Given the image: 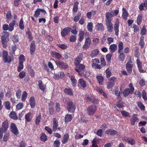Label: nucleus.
Returning a JSON list of instances; mask_svg holds the SVG:
<instances>
[{
  "instance_id": "obj_29",
  "label": "nucleus",
  "mask_w": 147,
  "mask_h": 147,
  "mask_svg": "<svg viewBox=\"0 0 147 147\" xmlns=\"http://www.w3.org/2000/svg\"><path fill=\"white\" fill-rule=\"evenodd\" d=\"M117 45L115 44L111 45L109 47V49L112 53L114 52L117 49Z\"/></svg>"
},
{
  "instance_id": "obj_33",
  "label": "nucleus",
  "mask_w": 147,
  "mask_h": 147,
  "mask_svg": "<svg viewBox=\"0 0 147 147\" xmlns=\"http://www.w3.org/2000/svg\"><path fill=\"white\" fill-rule=\"evenodd\" d=\"M78 82L79 84L83 88H84L86 86V84L83 79H80Z\"/></svg>"
},
{
  "instance_id": "obj_8",
  "label": "nucleus",
  "mask_w": 147,
  "mask_h": 147,
  "mask_svg": "<svg viewBox=\"0 0 147 147\" xmlns=\"http://www.w3.org/2000/svg\"><path fill=\"white\" fill-rule=\"evenodd\" d=\"M119 20L118 18H117L114 24V30L115 32V34L117 36H118L119 34Z\"/></svg>"
},
{
  "instance_id": "obj_38",
  "label": "nucleus",
  "mask_w": 147,
  "mask_h": 147,
  "mask_svg": "<svg viewBox=\"0 0 147 147\" xmlns=\"http://www.w3.org/2000/svg\"><path fill=\"white\" fill-rule=\"evenodd\" d=\"M69 138V135L68 134H65L63 137V140L62 141V142L63 144H65L67 142Z\"/></svg>"
},
{
  "instance_id": "obj_51",
  "label": "nucleus",
  "mask_w": 147,
  "mask_h": 147,
  "mask_svg": "<svg viewBox=\"0 0 147 147\" xmlns=\"http://www.w3.org/2000/svg\"><path fill=\"white\" fill-rule=\"evenodd\" d=\"M24 22L23 20L21 18L19 24V26L20 29L23 30L24 28V26L23 24Z\"/></svg>"
},
{
  "instance_id": "obj_63",
  "label": "nucleus",
  "mask_w": 147,
  "mask_h": 147,
  "mask_svg": "<svg viewBox=\"0 0 147 147\" xmlns=\"http://www.w3.org/2000/svg\"><path fill=\"white\" fill-rule=\"evenodd\" d=\"M93 97L91 95H86L85 97V99L87 102L91 101Z\"/></svg>"
},
{
  "instance_id": "obj_57",
  "label": "nucleus",
  "mask_w": 147,
  "mask_h": 147,
  "mask_svg": "<svg viewBox=\"0 0 147 147\" xmlns=\"http://www.w3.org/2000/svg\"><path fill=\"white\" fill-rule=\"evenodd\" d=\"M146 29L145 26V25H144L142 28L141 32V34L142 35H144L146 34Z\"/></svg>"
},
{
  "instance_id": "obj_13",
  "label": "nucleus",
  "mask_w": 147,
  "mask_h": 147,
  "mask_svg": "<svg viewBox=\"0 0 147 147\" xmlns=\"http://www.w3.org/2000/svg\"><path fill=\"white\" fill-rule=\"evenodd\" d=\"M55 63L58 66H59L60 68H61L63 69H66L68 68V65L65 64L64 63L58 61H56Z\"/></svg>"
},
{
  "instance_id": "obj_37",
  "label": "nucleus",
  "mask_w": 147,
  "mask_h": 147,
  "mask_svg": "<svg viewBox=\"0 0 147 147\" xmlns=\"http://www.w3.org/2000/svg\"><path fill=\"white\" fill-rule=\"evenodd\" d=\"M41 11L43 12L44 11H45L41 9H37L35 12L34 15V16L36 18L38 17L40 15V13Z\"/></svg>"
},
{
  "instance_id": "obj_9",
  "label": "nucleus",
  "mask_w": 147,
  "mask_h": 147,
  "mask_svg": "<svg viewBox=\"0 0 147 147\" xmlns=\"http://www.w3.org/2000/svg\"><path fill=\"white\" fill-rule=\"evenodd\" d=\"M75 65L76 66L75 68V70L78 73L79 75L81 76L82 74L80 73V72L83 70L85 68V66L83 64L79 63Z\"/></svg>"
},
{
  "instance_id": "obj_48",
  "label": "nucleus",
  "mask_w": 147,
  "mask_h": 147,
  "mask_svg": "<svg viewBox=\"0 0 147 147\" xmlns=\"http://www.w3.org/2000/svg\"><path fill=\"white\" fill-rule=\"evenodd\" d=\"M142 16L141 14L138 15L137 19V23L138 25H140L142 21Z\"/></svg>"
},
{
  "instance_id": "obj_25",
  "label": "nucleus",
  "mask_w": 147,
  "mask_h": 147,
  "mask_svg": "<svg viewBox=\"0 0 147 147\" xmlns=\"http://www.w3.org/2000/svg\"><path fill=\"white\" fill-rule=\"evenodd\" d=\"M53 126L52 130L54 131H55L57 128L58 126V123L57 121L55 118H54L53 119Z\"/></svg>"
},
{
  "instance_id": "obj_23",
  "label": "nucleus",
  "mask_w": 147,
  "mask_h": 147,
  "mask_svg": "<svg viewBox=\"0 0 147 147\" xmlns=\"http://www.w3.org/2000/svg\"><path fill=\"white\" fill-rule=\"evenodd\" d=\"M16 23V21L14 20L11 21L8 25L9 31L11 32L14 29V26Z\"/></svg>"
},
{
  "instance_id": "obj_7",
  "label": "nucleus",
  "mask_w": 147,
  "mask_h": 147,
  "mask_svg": "<svg viewBox=\"0 0 147 147\" xmlns=\"http://www.w3.org/2000/svg\"><path fill=\"white\" fill-rule=\"evenodd\" d=\"M67 108L68 111L71 113H74L76 108L75 104L72 101H70L67 103Z\"/></svg>"
},
{
  "instance_id": "obj_43",
  "label": "nucleus",
  "mask_w": 147,
  "mask_h": 147,
  "mask_svg": "<svg viewBox=\"0 0 147 147\" xmlns=\"http://www.w3.org/2000/svg\"><path fill=\"white\" fill-rule=\"evenodd\" d=\"M28 93L26 91H24L23 93L22 96L21 100L22 101H24L28 96Z\"/></svg>"
},
{
  "instance_id": "obj_39",
  "label": "nucleus",
  "mask_w": 147,
  "mask_h": 147,
  "mask_svg": "<svg viewBox=\"0 0 147 147\" xmlns=\"http://www.w3.org/2000/svg\"><path fill=\"white\" fill-rule=\"evenodd\" d=\"M79 3L78 1L75 2L74 5V7L73 9V11L74 12H76L78 9V5Z\"/></svg>"
},
{
  "instance_id": "obj_21",
  "label": "nucleus",
  "mask_w": 147,
  "mask_h": 147,
  "mask_svg": "<svg viewBox=\"0 0 147 147\" xmlns=\"http://www.w3.org/2000/svg\"><path fill=\"white\" fill-rule=\"evenodd\" d=\"M122 17L125 20H126L128 16V13L126 9L124 7L123 8Z\"/></svg>"
},
{
  "instance_id": "obj_3",
  "label": "nucleus",
  "mask_w": 147,
  "mask_h": 147,
  "mask_svg": "<svg viewBox=\"0 0 147 147\" xmlns=\"http://www.w3.org/2000/svg\"><path fill=\"white\" fill-rule=\"evenodd\" d=\"M119 13V9H115L114 10H110L105 13V18H109V19L112 20L113 16H115L118 15Z\"/></svg>"
},
{
  "instance_id": "obj_44",
  "label": "nucleus",
  "mask_w": 147,
  "mask_h": 147,
  "mask_svg": "<svg viewBox=\"0 0 147 147\" xmlns=\"http://www.w3.org/2000/svg\"><path fill=\"white\" fill-rule=\"evenodd\" d=\"M19 63H23L25 61V57L23 55L21 54L20 55L19 57Z\"/></svg>"
},
{
  "instance_id": "obj_20",
  "label": "nucleus",
  "mask_w": 147,
  "mask_h": 147,
  "mask_svg": "<svg viewBox=\"0 0 147 147\" xmlns=\"http://www.w3.org/2000/svg\"><path fill=\"white\" fill-rule=\"evenodd\" d=\"M133 65L130 64L129 62H127L126 64V67L128 73H131L132 71V67Z\"/></svg>"
},
{
  "instance_id": "obj_27",
  "label": "nucleus",
  "mask_w": 147,
  "mask_h": 147,
  "mask_svg": "<svg viewBox=\"0 0 147 147\" xmlns=\"http://www.w3.org/2000/svg\"><path fill=\"white\" fill-rule=\"evenodd\" d=\"M64 93L69 95L72 96L73 95V92L72 90L70 88H65L64 90Z\"/></svg>"
},
{
  "instance_id": "obj_10",
  "label": "nucleus",
  "mask_w": 147,
  "mask_h": 147,
  "mask_svg": "<svg viewBox=\"0 0 147 147\" xmlns=\"http://www.w3.org/2000/svg\"><path fill=\"white\" fill-rule=\"evenodd\" d=\"M91 43V40L89 37L86 38L85 43L82 47L83 49L86 50L90 47Z\"/></svg>"
},
{
  "instance_id": "obj_62",
  "label": "nucleus",
  "mask_w": 147,
  "mask_h": 147,
  "mask_svg": "<svg viewBox=\"0 0 147 147\" xmlns=\"http://www.w3.org/2000/svg\"><path fill=\"white\" fill-rule=\"evenodd\" d=\"M110 82L112 83H113L114 85L115 84V83L117 81L116 78L115 77H112L109 79Z\"/></svg>"
},
{
  "instance_id": "obj_5",
  "label": "nucleus",
  "mask_w": 147,
  "mask_h": 147,
  "mask_svg": "<svg viewBox=\"0 0 147 147\" xmlns=\"http://www.w3.org/2000/svg\"><path fill=\"white\" fill-rule=\"evenodd\" d=\"M129 89L127 88L125 89L123 92V95L125 97L127 96L129 94H132L134 91V88L132 84L131 83L129 85Z\"/></svg>"
},
{
  "instance_id": "obj_12",
  "label": "nucleus",
  "mask_w": 147,
  "mask_h": 147,
  "mask_svg": "<svg viewBox=\"0 0 147 147\" xmlns=\"http://www.w3.org/2000/svg\"><path fill=\"white\" fill-rule=\"evenodd\" d=\"M137 65L139 71L140 73H144L146 71L144 70L142 68V63L140 60L137 59L136 60Z\"/></svg>"
},
{
  "instance_id": "obj_6",
  "label": "nucleus",
  "mask_w": 147,
  "mask_h": 147,
  "mask_svg": "<svg viewBox=\"0 0 147 147\" xmlns=\"http://www.w3.org/2000/svg\"><path fill=\"white\" fill-rule=\"evenodd\" d=\"M97 109V106L95 105H92L88 107L87 108V112L88 114L90 115H92L95 113Z\"/></svg>"
},
{
  "instance_id": "obj_55",
  "label": "nucleus",
  "mask_w": 147,
  "mask_h": 147,
  "mask_svg": "<svg viewBox=\"0 0 147 147\" xmlns=\"http://www.w3.org/2000/svg\"><path fill=\"white\" fill-rule=\"evenodd\" d=\"M4 106L8 110H9L11 108L10 103L8 101H7L5 102Z\"/></svg>"
},
{
  "instance_id": "obj_34",
  "label": "nucleus",
  "mask_w": 147,
  "mask_h": 147,
  "mask_svg": "<svg viewBox=\"0 0 147 147\" xmlns=\"http://www.w3.org/2000/svg\"><path fill=\"white\" fill-rule=\"evenodd\" d=\"M124 48L123 44L121 41H119L118 44V52H122Z\"/></svg>"
},
{
  "instance_id": "obj_64",
  "label": "nucleus",
  "mask_w": 147,
  "mask_h": 147,
  "mask_svg": "<svg viewBox=\"0 0 147 147\" xmlns=\"http://www.w3.org/2000/svg\"><path fill=\"white\" fill-rule=\"evenodd\" d=\"M99 142V140L98 138L96 137L93 139L92 142V144H97V143Z\"/></svg>"
},
{
  "instance_id": "obj_26",
  "label": "nucleus",
  "mask_w": 147,
  "mask_h": 147,
  "mask_svg": "<svg viewBox=\"0 0 147 147\" xmlns=\"http://www.w3.org/2000/svg\"><path fill=\"white\" fill-rule=\"evenodd\" d=\"M119 53L118 58L120 61H123L125 57V55L124 53L122 52H118Z\"/></svg>"
},
{
  "instance_id": "obj_1",
  "label": "nucleus",
  "mask_w": 147,
  "mask_h": 147,
  "mask_svg": "<svg viewBox=\"0 0 147 147\" xmlns=\"http://www.w3.org/2000/svg\"><path fill=\"white\" fill-rule=\"evenodd\" d=\"M2 58L3 61L5 63H10L13 60V55H9L7 51L5 50L3 51L2 52Z\"/></svg>"
},
{
  "instance_id": "obj_49",
  "label": "nucleus",
  "mask_w": 147,
  "mask_h": 147,
  "mask_svg": "<svg viewBox=\"0 0 147 147\" xmlns=\"http://www.w3.org/2000/svg\"><path fill=\"white\" fill-rule=\"evenodd\" d=\"M40 139L43 142H45L47 140V139L46 135L44 133H42L41 134Z\"/></svg>"
},
{
  "instance_id": "obj_41",
  "label": "nucleus",
  "mask_w": 147,
  "mask_h": 147,
  "mask_svg": "<svg viewBox=\"0 0 147 147\" xmlns=\"http://www.w3.org/2000/svg\"><path fill=\"white\" fill-rule=\"evenodd\" d=\"M38 86L40 89L42 91H44L45 90V86L42 85V82L41 80H39L38 81Z\"/></svg>"
},
{
  "instance_id": "obj_45",
  "label": "nucleus",
  "mask_w": 147,
  "mask_h": 147,
  "mask_svg": "<svg viewBox=\"0 0 147 147\" xmlns=\"http://www.w3.org/2000/svg\"><path fill=\"white\" fill-rule=\"evenodd\" d=\"M106 77L108 78L111 77L112 75L111 72L109 68H108L105 71Z\"/></svg>"
},
{
  "instance_id": "obj_15",
  "label": "nucleus",
  "mask_w": 147,
  "mask_h": 147,
  "mask_svg": "<svg viewBox=\"0 0 147 147\" xmlns=\"http://www.w3.org/2000/svg\"><path fill=\"white\" fill-rule=\"evenodd\" d=\"M83 57L82 54H80L75 60V64L77 65L80 63L82 60Z\"/></svg>"
},
{
  "instance_id": "obj_50",
  "label": "nucleus",
  "mask_w": 147,
  "mask_h": 147,
  "mask_svg": "<svg viewBox=\"0 0 147 147\" xmlns=\"http://www.w3.org/2000/svg\"><path fill=\"white\" fill-rule=\"evenodd\" d=\"M81 13L80 12H78V15L75 16L74 18V21L75 22H77L79 20L81 16Z\"/></svg>"
},
{
  "instance_id": "obj_17",
  "label": "nucleus",
  "mask_w": 147,
  "mask_h": 147,
  "mask_svg": "<svg viewBox=\"0 0 147 147\" xmlns=\"http://www.w3.org/2000/svg\"><path fill=\"white\" fill-rule=\"evenodd\" d=\"M8 127V121L7 120L5 121L2 124V127H0V128L2 129L3 130L6 131L7 130Z\"/></svg>"
},
{
  "instance_id": "obj_28",
  "label": "nucleus",
  "mask_w": 147,
  "mask_h": 147,
  "mask_svg": "<svg viewBox=\"0 0 147 147\" xmlns=\"http://www.w3.org/2000/svg\"><path fill=\"white\" fill-rule=\"evenodd\" d=\"M95 27L98 31L103 30L104 29L103 24L101 23H97L96 24Z\"/></svg>"
},
{
  "instance_id": "obj_53",
  "label": "nucleus",
  "mask_w": 147,
  "mask_h": 147,
  "mask_svg": "<svg viewBox=\"0 0 147 147\" xmlns=\"http://www.w3.org/2000/svg\"><path fill=\"white\" fill-rule=\"evenodd\" d=\"M121 113L122 115L125 117H130L129 113L125 111H121Z\"/></svg>"
},
{
  "instance_id": "obj_47",
  "label": "nucleus",
  "mask_w": 147,
  "mask_h": 147,
  "mask_svg": "<svg viewBox=\"0 0 147 147\" xmlns=\"http://www.w3.org/2000/svg\"><path fill=\"white\" fill-rule=\"evenodd\" d=\"M96 78L99 84L100 85H102L103 80V77L101 76H97L96 77Z\"/></svg>"
},
{
  "instance_id": "obj_58",
  "label": "nucleus",
  "mask_w": 147,
  "mask_h": 147,
  "mask_svg": "<svg viewBox=\"0 0 147 147\" xmlns=\"http://www.w3.org/2000/svg\"><path fill=\"white\" fill-rule=\"evenodd\" d=\"M9 133H6L4 135V137H3V140L5 142L7 141L9 138Z\"/></svg>"
},
{
  "instance_id": "obj_42",
  "label": "nucleus",
  "mask_w": 147,
  "mask_h": 147,
  "mask_svg": "<svg viewBox=\"0 0 147 147\" xmlns=\"http://www.w3.org/2000/svg\"><path fill=\"white\" fill-rule=\"evenodd\" d=\"M93 24L92 22H89L87 25V29L88 30L92 32V31Z\"/></svg>"
},
{
  "instance_id": "obj_11",
  "label": "nucleus",
  "mask_w": 147,
  "mask_h": 147,
  "mask_svg": "<svg viewBox=\"0 0 147 147\" xmlns=\"http://www.w3.org/2000/svg\"><path fill=\"white\" fill-rule=\"evenodd\" d=\"M10 128L11 132L14 135H17L18 134V129L15 123H12L11 124Z\"/></svg>"
},
{
  "instance_id": "obj_31",
  "label": "nucleus",
  "mask_w": 147,
  "mask_h": 147,
  "mask_svg": "<svg viewBox=\"0 0 147 147\" xmlns=\"http://www.w3.org/2000/svg\"><path fill=\"white\" fill-rule=\"evenodd\" d=\"M79 40L80 42H82L84 38V32L83 31L80 30L79 33Z\"/></svg>"
},
{
  "instance_id": "obj_2",
  "label": "nucleus",
  "mask_w": 147,
  "mask_h": 147,
  "mask_svg": "<svg viewBox=\"0 0 147 147\" xmlns=\"http://www.w3.org/2000/svg\"><path fill=\"white\" fill-rule=\"evenodd\" d=\"M2 34V36L1 37V42L3 47L6 48L7 47V42L9 41V33L7 32H3Z\"/></svg>"
},
{
  "instance_id": "obj_14",
  "label": "nucleus",
  "mask_w": 147,
  "mask_h": 147,
  "mask_svg": "<svg viewBox=\"0 0 147 147\" xmlns=\"http://www.w3.org/2000/svg\"><path fill=\"white\" fill-rule=\"evenodd\" d=\"M70 28L69 27H65L61 32V35L62 37H65L70 32Z\"/></svg>"
},
{
  "instance_id": "obj_36",
  "label": "nucleus",
  "mask_w": 147,
  "mask_h": 147,
  "mask_svg": "<svg viewBox=\"0 0 147 147\" xmlns=\"http://www.w3.org/2000/svg\"><path fill=\"white\" fill-rule=\"evenodd\" d=\"M9 116L11 119L14 120H17L18 118L16 113L14 111L11 112L9 114Z\"/></svg>"
},
{
  "instance_id": "obj_61",
  "label": "nucleus",
  "mask_w": 147,
  "mask_h": 147,
  "mask_svg": "<svg viewBox=\"0 0 147 147\" xmlns=\"http://www.w3.org/2000/svg\"><path fill=\"white\" fill-rule=\"evenodd\" d=\"M144 37L142 36L141 37L140 41L139 42V45L141 46L142 47H143L144 45Z\"/></svg>"
},
{
  "instance_id": "obj_4",
  "label": "nucleus",
  "mask_w": 147,
  "mask_h": 147,
  "mask_svg": "<svg viewBox=\"0 0 147 147\" xmlns=\"http://www.w3.org/2000/svg\"><path fill=\"white\" fill-rule=\"evenodd\" d=\"M112 20L109 19V18H105V24L107 27V31L109 33H111L113 30V27L112 22Z\"/></svg>"
},
{
  "instance_id": "obj_16",
  "label": "nucleus",
  "mask_w": 147,
  "mask_h": 147,
  "mask_svg": "<svg viewBox=\"0 0 147 147\" xmlns=\"http://www.w3.org/2000/svg\"><path fill=\"white\" fill-rule=\"evenodd\" d=\"M137 115L136 114H134L132 115L131 119H130L131 124L134 125L135 124V122L138 121V119L137 117Z\"/></svg>"
},
{
  "instance_id": "obj_22",
  "label": "nucleus",
  "mask_w": 147,
  "mask_h": 147,
  "mask_svg": "<svg viewBox=\"0 0 147 147\" xmlns=\"http://www.w3.org/2000/svg\"><path fill=\"white\" fill-rule=\"evenodd\" d=\"M29 103L31 108H34L35 105V100L33 96H31L29 99Z\"/></svg>"
},
{
  "instance_id": "obj_59",
  "label": "nucleus",
  "mask_w": 147,
  "mask_h": 147,
  "mask_svg": "<svg viewBox=\"0 0 147 147\" xmlns=\"http://www.w3.org/2000/svg\"><path fill=\"white\" fill-rule=\"evenodd\" d=\"M77 36L76 35H71L69 38V41L71 42H75L76 40Z\"/></svg>"
},
{
  "instance_id": "obj_54",
  "label": "nucleus",
  "mask_w": 147,
  "mask_h": 147,
  "mask_svg": "<svg viewBox=\"0 0 147 147\" xmlns=\"http://www.w3.org/2000/svg\"><path fill=\"white\" fill-rule=\"evenodd\" d=\"M127 143L128 144H129L131 145H133L135 144V141L133 139L129 138L127 140Z\"/></svg>"
},
{
  "instance_id": "obj_19",
  "label": "nucleus",
  "mask_w": 147,
  "mask_h": 147,
  "mask_svg": "<svg viewBox=\"0 0 147 147\" xmlns=\"http://www.w3.org/2000/svg\"><path fill=\"white\" fill-rule=\"evenodd\" d=\"M105 133L107 134H110L111 135L114 136L117 134L118 132L114 130L110 129L106 130Z\"/></svg>"
},
{
  "instance_id": "obj_46",
  "label": "nucleus",
  "mask_w": 147,
  "mask_h": 147,
  "mask_svg": "<svg viewBox=\"0 0 147 147\" xmlns=\"http://www.w3.org/2000/svg\"><path fill=\"white\" fill-rule=\"evenodd\" d=\"M137 104L138 107L141 110L144 111L145 110V107L142 102H138Z\"/></svg>"
},
{
  "instance_id": "obj_56",
  "label": "nucleus",
  "mask_w": 147,
  "mask_h": 147,
  "mask_svg": "<svg viewBox=\"0 0 147 147\" xmlns=\"http://www.w3.org/2000/svg\"><path fill=\"white\" fill-rule=\"evenodd\" d=\"M23 107V103L22 102H20L17 105L16 109L18 110H19L22 108Z\"/></svg>"
},
{
  "instance_id": "obj_18",
  "label": "nucleus",
  "mask_w": 147,
  "mask_h": 147,
  "mask_svg": "<svg viewBox=\"0 0 147 147\" xmlns=\"http://www.w3.org/2000/svg\"><path fill=\"white\" fill-rule=\"evenodd\" d=\"M51 55L53 57H55L58 59H60L61 58V55L58 53L54 51H52L51 53Z\"/></svg>"
},
{
  "instance_id": "obj_32",
  "label": "nucleus",
  "mask_w": 147,
  "mask_h": 147,
  "mask_svg": "<svg viewBox=\"0 0 147 147\" xmlns=\"http://www.w3.org/2000/svg\"><path fill=\"white\" fill-rule=\"evenodd\" d=\"M70 80L72 86H73L75 87L76 85L77 82L75 77L73 75L71 76L70 77Z\"/></svg>"
},
{
  "instance_id": "obj_60",
  "label": "nucleus",
  "mask_w": 147,
  "mask_h": 147,
  "mask_svg": "<svg viewBox=\"0 0 147 147\" xmlns=\"http://www.w3.org/2000/svg\"><path fill=\"white\" fill-rule=\"evenodd\" d=\"M41 118V116L40 115H39L36 117L35 120V123L36 124L38 125L39 124Z\"/></svg>"
},
{
  "instance_id": "obj_30",
  "label": "nucleus",
  "mask_w": 147,
  "mask_h": 147,
  "mask_svg": "<svg viewBox=\"0 0 147 147\" xmlns=\"http://www.w3.org/2000/svg\"><path fill=\"white\" fill-rule=\"evenodd\" d=\"M99 51L98 49H95L92 51L90 56L92 58L98 55L99 53Z\"/></svg>"
},
{
  "instance_id": "obj_35",
  "label": "nucleus",
  "mask_w": 147,
  "mask_h": 147,
  "mask_svg": "<svg viewBox=\"0 0 147 147\" xmlns=\"http://www.w3.org/2000/svg\"><path fill=\"white\" fill-rule=\"evenodd\" d=\"M72 119V117L71 115L69 114L66 115L65 118V122H68L71 121Z\"/></svg>"
},
{
  "instance_id": "obj_52",
  "label": "nucleus",
  "mask_w": 147,
  "mask_h": 147,
  "mask_svg": "<svg viewBox=\"0 0 147 147\" xmlns=\"http://www.w3.org/2000/svg\"><path fill=\"white\" fill-rule=\"evenodd\" d=\"M31 115V113L29 112L26 114L25 115V118L26 121L29 122L30 121V117Z\"/></svg>"
},
{
  "instance_id": "obj_24",
  "label": "nucleus",
  "mask_w": 147,
  "mask_h": 147,
  "mask_svg": "<svg viewBox=\"0 0 147 147\" xmlns=\"http://www.w3.org/2000/svg\"><path fill=\"white\" fill-rule=\"evenodd\" d=\"M30 52L31 55H33L35 50V45L34 42L32 41L30 46Z\"/></svg>"
},
{
  "instance_id": "obj_40",
  "label": "nucleus",
  "mask_w": 147,
  "mask_h": 147,
  "mask_svg": "<svg viewBox=\"0 0 147 147\" xmlns=\"http://www.w3.org/2000/svg\"><path fill=\"white\" fill-rule=\"evenodd\" d=\"M91 65L92 67L94 68L100 69L102 67L101 65H99L95 63H92Z\"/></svg>"
}]
</instances>
